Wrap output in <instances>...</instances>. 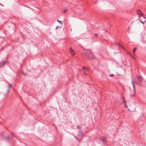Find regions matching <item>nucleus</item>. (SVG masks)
I'll list each match as a JSON object with an SVG mask.
<instances>
[{"label": "nucleus", "instance_id": "1", "mask_svg": "<svg viewBox=\"0 0 146 146\" xmlns=\"http://www.w3.org/2000/svg\"><path fill=\"white\" fill-rule=\"evenodd\" d=\"M142 78L140 76H137L135 78V81L136 83L140 84L142 82Z\"/></svg>", "mask_w": 146, "mask_h": 146}, {"label": "nucleus", "instance_id": "2", "mask_svg": "<svg viewBox=\"0 0 146 146\" xmlns=\"http://www.w3.org/2000/svg\"><path fill=\"white\" fill-rule=\"evenodd\" d=\"M140 21L143 24L146 21V18L144 15H141V16L140 17Z\"/></svg>", "mask_w": 146, "mask_h": 146}, {"label": "nucleus", "instance_id": "3", "mask_svg": "<svg viewBox=\"0 0 146 146\" xmlns=\"http://www.w3.org/2000/svg\"><path fill=\"white\" fill-rule=\"evenodd\" d=\"M132 85H133V89L134 94L133 95H132L131 96H135V86L133 82H132Z\"/></svg>", "mask_w": 146, "mask_h": 146}, {"label": "nucleus", "instance_id": "4", "mask_svg": "<svg viewBox=\"0 0 146 146\" xmlns=\"http://www.w3.org/2000/svg\"><path fill=\"white\" fill-rule=\"evenodd\" d=\"M70 52L71 54L72 55H74L75 54L74 51L71 48H70Z\"/></svg>", "mask_w": 146, "mask_h": 146}, {"label": "nucleus", "instance_id": "5", "mask_svg": "<svg viewBox=\"0 0 146 146\" xmlns=\"http://www.w3.org/2000/svg\"><path fill=\"white\" fill-rule=\"evenodd\" d=\"M138 14L140 16V17L141 16V15H144L143 14H142L141 12L140 11H138L137 12Z\"/></svg>", "mask_w": 146, "mask_h": 146}, {"label": "nucleus", "instance_id": "6", "mask_svg": "<svg viewBox=\"0 0 146 146\" xmlns=\"http://www.w3.org/2000/svg\"><path fill=\"white\" fill-rule=\"evenodd\" d=\"M6 62H3V63H0V66H1V67L2 66H3V65H5L6 64Z\"/></svg>", "mask_w": 146, "mask_h": 146}, {"label": "nucleus", "instance_id": "7", "mask_svg": "<svg viewBox=\"0 0 146 146\" xmlns=\"http://www.w3.org/2000/svg\"><path fill=\"white\" fill-rule=\"evenodd\" d=\"M136 49H137V48H134L133 49V54L134 55H135V50H136Z\"/></svg>", "mask_w": 146, "mask_h": 146}, {"label": "nucleus", "instance_id": "8", "mask_svg": "<svg viewBox=\"0 0 146 146\" xmlns=\"http://www.w3.org/2000/svg\"><path fill=\"white\" fill-rule=\"evenodd\" d=\"M57 21L60 23L61 24L62 22L61 21H60L58 20H57Z\"/></svg>", "mask_w": 146, "mask_h": 146}, {"label": "nucleus", "instance_id": "9", "mask_svg": "<svg viewBox=\"0 0 146 146\" xmlns=\"http://www.w3.org/2000/svg\"><path fill=\"white\" fill-rule=\"evenodd\" d=\"M9 89H8V90H7V93H9Z\"/></svg>", "mask_w": 146, "mask_h": 146}, {"label": "nucleus", "instance_id": "10", "mask_svg": "<svg viewBox=\"0 0 146 146\" xmlns=\"http://www.w3.org/2000/svg\"><path fill=\"white\" fill-rule=\"evenodd\" d=\"M60 27L57 26V27H56V29H57V28H59Z\"/></svg>", "mask_w": 146, "mask_h": 146}, {"label": "nucleus", "instance_id": "11", "mask_svg": "<svg viewBox=\"0 0 146 146\" xmlns=\"http://www.w3.org/2000/svg\"><path fill=\"white\" fill-rule=\"evenodd\" d=\"M110 76H113V74H111V75H110Z\"/></svg>", "mask_w": 146, "mask_h": 146}, {"label": "nucleus", "instance_id": "12", "mask_svg": "<svg viewBox=\"0 0 146 146\" xmlns=\"http://www.w3.org/2000/svg\"><path fill=\"white\" fill-rule=\"evenodd\" d=\"M95 35H96V36H98V34H95Z\"/></svg>", "mask_w": 146, "mask_h": 146}, {"label": "nucleus", "instance_id": "13", "mask_svg": "<svg viewBox=\"0 0 146 146\" xmlns=\"http://www.w3.org/2000/svg\"><path fill=\"white\" fill-rule=\"evenodd\" d=\"M83 69H85L86 68L85 67H83Z\"/></svg>", "mask_w": 146, "mask_h": 146}, {"label": "nucleus", "instance_id": "14", "mask_svg": "<svg viewBox=\"0 0 146 146\" xmlns=\"http://www.w3.org/2000/svg\"><path fill=\"white\" fill-rule=\"evenodd\" d=\"M87 70H89V68H88L87 69H86Z\"/></svg>", "mask_w": 146, "mask_h": 146}, {"label": "nucleus", "instance_id": "15", "mask_svg": "<svg viewBox=\"0 0 146 146\" xmlns=\"http://www.w3.org/2000/svg\"><path fill=\"white\" fill-rule=\"evenodd\" d=\"M66 11H67V10H64V12H66Z\"/></svg>", "mask_w": 146, "mask_h": 146}, {"label": "nucleus", "instance_id": "16", "mask_svg": "<svg viewBox=\"0 0 146 146\" xmlns=\"http://www.w3.org/2000/svg\"><path fill=\"white\" fill-rule=\"evenodd\" d=\"M126 107H127V105H126Z\"/></svg>", "mask_w": 146, "mask_h": 146}, {"label": "nucleus", "instance_id": "17", "mask_svg": "<svg viewBox=\"0 0 146 146\" xmlns=\"http://www.w3.org/2000/svg\"><path fill=\"white\" fill-rule=\"evenodd\" d=\"M11 86V85L9 86V87H10Z\"/></svg>", "mask_w": 146, "mask_h": 146}, {"label": "nucleus", "instance_id": "18", "mask_svg": "<svg viewBox=\"0 0 146 146\" xmlns=\"http://www.w3.org/2000/svg\"><path fill=\"white\" fill-rule=\"evenodd\" d=\"M84 74L86 75V74L85 73H84Z\"/></svg>", "mask_w": 146, "mask_h": 146}]
</instances>
